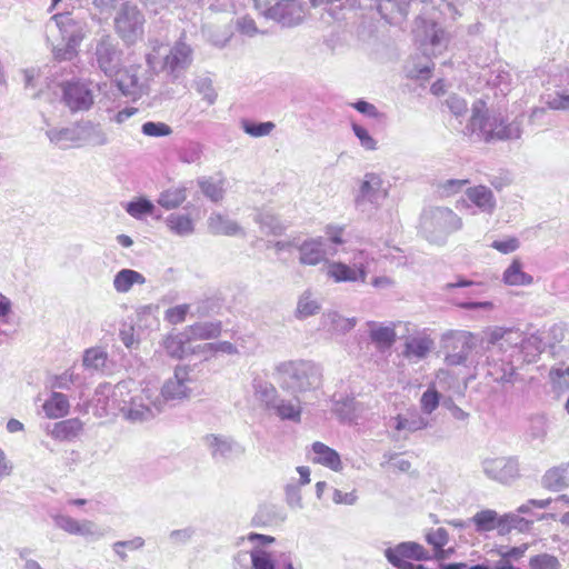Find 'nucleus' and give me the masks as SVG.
Listing matches in <instances>:
<instances>
[{
	"label": "nucleus",
	"instance_id": "nucleus-51",
	"mask_svg": "<svg viewBox=\"0 0 569 569\" xmlns=\"http://www.w3.org/2000/svg\"><path fill=\"white\" fill-rule=\"evenodd\" d=\"M242 130L254 138L266 137L271 133L274 129V123L271 121L267 122H254L251 120L243 119L241 120Z\"/></svg>",
	"mask_w": 569,
	"mask_h": 569
},
{
	"label": "nucleus",
	"instance_id": "nucleus-48",
	"mask_svg": "<svg viewBox=\"0 0 569 569\" xmlns=\"http://www.w3.org/2000/svg\"><path fill=\"white\" fill-rule=\"evenodd\" d=\"M426 540L433 547L435 558L438 560L445 559L446 556L443 547L449 541L448 531L445 528H437L436 530L427 532Z\"/></svg>",
	"mask_w": 569,
	"mask_h": 569
},
{
	"label": "nucleus",
	"instance_id": "nucleus-35",
	"mask_svg": "<svg viewBox=\"0 0 569 569\" xmlns=\"http://www.w3.org/2000/svg\"><path fill=\"white\" fill-rule=\"evenodd\" d=\"M42 409L49 419H58L68 415L70 403L66 395L52 391L44 401Z\"/></svg>",
	"mask_w": 569,
	"mask_h": 569
},
{
	"label": "nucleus",
	"instance_id": "nucleus-25",
	"mask_svg": "<svg viewBox=\"0 0 569 569\" xmlns=\"http://www.w3.org/2000/svg\"><path fill=\"white\" fill-rule=\"evenodd\" d=\"M207 226L214 236L246 237L244 229L236 220L220 212H211Z\"/></svg>",
	"mask_w": 569,
	"mask_h": 569
},
{
	"label": "nucleus",
	"instance_id": "nucleus-57",
	"mask_svg": "<svg viewBox=\"0 0 569 569\" xmlns=\"http://www.w3.org/2000/svg\"><path fill=\"white\" fill-rule=\"evenodd\" d=\"M194 89L198 93H200L208 102V104H213L217 99V93L213 89L212 81L208 77H200L194 80Z\"/></svg>",
	"mask_w": 569,
	"mask_h": 569
},
{
	"label": "nucleus",
	"instance_id": "nucleus-1",
	"mask_svg": "<svg viewBox=\"0 0 569 569\" xmlns=\"http://www.w3.org/2000/svg\"><path fill=\"white\" fill-rule=\"evenodd\" d=\"M47 40L51 42L53 57L58 61H70L86 38L87 22L70 12L57 13L46 24Z\"/></svg>",
	"mask_w": 569,
	"mask_h": 569
},
{
	"label": "nucleus",
	"instance_id": "nucleus-46",
	"mask_svg": "<svg viewBox=\"0 0 569 569\" xmlns=\"http://www.w3.org/2000/svg\"><path fill=\"white\" fill-rule=\"evenodd\" d=\"M320 310L319 301L313 297L310 290L305 291L298 300L296 316L299 319H305L318 313Z\"/></svg>",
	"mask_w": 569,
	"mask_h": 569
},
{
	"label": "nucleus",
	"instance_id": "nucleus-62",
	"mask_svg": "<svg viewBox=\"0 0 569 569\" xmlns=\"http://www.w3.org/2000/svg\"><path fill=\"white\" fill-rule=\"evenodd\" d=\"M24 89L30 91L32 98L41 96V91L37 90V82L40 78V71L36 68L24 69L23 71Z\"/></svg>",
	"mask_w": 569,
	"mask_h": 569
},
{
	"label": "nucleus",
	"instance_id": "nucleus-30",
	"mask_svg": "<svg viewBox=\"0 0 569 569\" xmlns=\"http://www.w3.org/2000/svg\"><path fill=\"white\" fill-rule=\"evenodd\" d=\"M313 453L312 461L315 463L327 467L333 471H340L342 469V462L340 455L327 445L316 441L311 446Z\"/></svg>",
	"mask_w": 569,
	"mask_h": 569
},
{
	"label": "nucleus",
	"instance_id": "nucleus-5",
	"mask_svg": "<svg viewBox=\"0 0 569 569\" xmlns=\"http://www.w3.org/2000/svg\"><path fill=\"white\" fill-rule=\"evenodd\" d=\"M495 348L499 346V349L505 347L509 350V357L521 359L525 363H532L537 361L540 353L543 350L542 340L536 336H525L518 329H505L497 327L487 332V339L481 345L482 348Z\"/></svg>",
	"mask_w": 569,
	"mask_h": 569
},
{
	"label": "nucleus",
	"instance_id": "nucleus-60",
	"mask_svg": "<svg viewBox=\"0 0 569 569\" xmlns=\"http://www.w3.org/2000/svg\"><path fill=\"white\" fill-rule=\"evenodd\" d=\"M202 352L208 356H214L217 353H226V355H237V347L229 341H218V342H209L204 343L202 347Z\"/></svg>",
	"mask_w": 569,
	"mask_h": 569
},
{
	"label": "nucleus",
	"instance_id": "nucleus-11",
	"mask_svg": "<svg viewBox=\"0 0 569 569\" xmlns=\"http://www.w3.org/2000/svg\"><path fill=\"white\" fill-rule=\"evenodd\" d=\"M92 66L97 67L108 78L119 74L122 67L123 52L119 48L118 41L108 33H102L93 39Z\"/></svg>",
	"mask_w": 569,
	"mask_h": 569
},
{
	"label": "nucleus",
	"instance_id": "nucleus-14",
	"mask_svg": "<svg viewBox=\"0 0 569 569\" xmlns=\"http://www.w3.org/2000/svg\"><path fill=\"white\" fill-rule=\"evenodd\" d=\"M117 34L127 43H134L143 34L144 16L137 4L121 3L113 19Z\"/></svg>",
	"mask_w": 569,
	"mask_h": 569
},
{
	"label": "nucleus",
	"instance_id": "nucleus-40",
	"mask_svg": "<svg viewBox=\"0 0 569 569\" xmlns=\"http://www.w3.org/2000/svg\"><path fill=\"white\" fill-rule=\"evenodd\" d=\"M502 281L507 286H529L533 282L532 276L522 270L519 259H513L510 266L503 271Z\"/></svg>",
	"mask_w": 569,
	"mask_h": 569
},
{
	"label": "nucleus",
	"instance_id": "nucleus-49",
	"mask_svg": "<svg viewBox=\"0 0 569 569\" xmlns=\"http://www.w3.org/2000/svg\"><path fill=\"white\" fill-rule=\"evenodd\" d=\"M107 358L101 348H90L84 351L82 363L86 369L98 371L106 366Z\"/></svg>",
	"mask_w": 569,
	"mask_h": 569
},
{
	"label": "nucleus",
	"instance_id": "nucleus-32",
	"mask_svg": "<svg viewBox=\"0 0 569 569\" xmlns=\"http://www.w3.org/2000/svg\"><path fill=\"white\" fill-rule=\"evenodd\" d=\"M164 224L168 230L178 237H189L194 232V221L188 213L173 212L170 213Z\"/></svg>",
	"mask_w": 569,
	"mask_h": 569
},
{
	"label": "nucleus",
	"instance_id": "nucleus-20",
	"mask_svg": "<svg viewBox=\"0 0 569 569\" xmlns=\"http://www.w3.org/2000/svg\"><path fill=\"white\" fill-rule=\"evenodd\" d=\"M483 473L500 483H510L519 477V462L513 457L487 458L481 462Z\"/></svg>",
	"mask_w": 569,
	"mask_h": 569
},
{
	"label": "nucleus",
	"instance_id": "nucleus-22",
	"mask_svg": "<svg viewBox=\"0 0 569 569\" xmlns=\"http://www.w3.org/2000/svg\"><path fill=\"white\" fill-rule=\"evenodd\" d=\"M53 521L59 529L70 535L81 536L84 538H100L103 536L102 530L91 520L84 519L79 521L67 515H56L53 516Z\"/></svg>",
	"mask_w": 569,
	"mask_h": 569
},
{
	"label": "nucleus",
	"instance_id": "nucleus-44",
	"mask_svg": "<svg viewBox=\"0 0 569 569\" xmlns=\"http://www.w3.org/2000/svg\"><path fill=\"white\" fill-rule=\"evenodd\" d=\"M253 390L256 397L264 403L268 410L272 408L279 398L276 387L271 382L264 380H254Z\"/></svg>",
	"mask_w": 569,
	"mask_h": 569
},
{
	"label": "nucleus",
	"instance_id": "nucleus-37",
	"mask_svg": "<svg viewBox=\"0 0 569 569\" xmlns=\"http://www.w3.org/2000/svg\"><path fill=\"white\" fill-rule=\"evenodd\" d=\"M512 81V76L508 64H495L487 78V83L491 87L498 88L502 94L509 91Z\"/></svg>",
	"mask_w": 569,
	"mask_h": 569
},
{
	"label": "nucleus",
	"instance_id": "nucleus-58",
	"mask_svg": "<svg viewBox=\"0 0 569 569\" xmlns=\"http://www.w3.org/2000/svg\"><path fill=\"white\" fill-rule=\"evenodd\" d=\"M141 132L148 137H167L172 133V129L164 122L147 121L141 127Z\"/></svg>",
	"mask_w": 569,
	"mask_h": 569
},
{
	"label": "nucleus",
	"instance_id": "nucleus-6",
	"mask_svg": "<svg viewBox=\"0 0 569 569\" xmlns=\"http://www.w3.org/2000/svg\"><path fill=\"white\" fill-rule=\"evenodd\" d=\"M461 227V218L447 207H431L421 213L420 231L431 243H445L449 234L460 230Z\"/></svg>",
	"mask_w": 569,
	"mask_h": 569
},
{
	"label": "nucleus",
	"instance_id": "nucleus-8",
	"mask_svg": "<svg viewBox=\"0 0 569 569\" xmlns=\"http://www.w3.org/2000/svg\"><path fill=\"white\" fill-rule=\"evenodd\" d=\"M253 6L261 17L286 28L302 23L307 12L305 0H253Z\"/></svg>",
	"mask_w": 569,
	"mask_h": 569
},
{
	"label": "nucleus",
	"instance_id": "nucleus-19",
	"mask_svg": "<svg viewBox=\"0 0 569 569\" xmlns=\"http://www.w3.org/2000/svg\"><path fill=\"white\" fill-rule=\"evenodd\" d=\"M202 443L216 461H226L243 455L244 448L232 437L208 433L202 437Z\"/></svg>",
	"mask_w": 569,
	"mask_h": 569
},
{
	"label": "nucleus",
	"instance_id": "nucleus-17",
	"mask_svg": "<svg viewBox=\"0 0 569 569\" xmlns=\"http://www.w3.org/2000/svg\"><path fill=\"white\" fill-rule=\"evenodd\" d=\"M60 87L62 101L71 112L88 111L93 106L91 82L78 79L62 82Z\"/></svg>",
	"mask_w": 569,
	"mask_h": 569
},
{
	"label": "nucleus",
	"instance_id": "nucleus-4",
	"mask_svg": "<svg viewBox=\"0 0 569 569\" xmlns=\"http://www.w3.org/2000/svg\"><path fill=\"white\" fill-rule=\"evenodd\" d=\"M274 377L282 390L301 395L320 387L322 372L313 361L297 359L278 363Z\"/></svg>",
	"mask_w": 569,
	"mask_h": 569
},
{
	"label": "nucleus",
	"instance_id": "nucleus-47",
	"mask_svg": "<svg viewBox=\"0 0 569 569\" xmlns=\"http://www.w3.org/2000/svg\"><path fill=\"white\" fill-rule=\"evenodd\" d=\"M190 339L188 332L168 336L163 341L166 352L177 359H181L186 355V342Z\"/></svg>",
	"mask_w": 569,
	"mask_h": 569
},
{
	"label": "nucleus",
	"instance_id": "nucleus-54",
	"mask_svg": "<svg viewBox=\"0 0 569 569\" xmlns=\"http://www.w3.org/2000/svg\"><path fill=\"white\" fill-rule=\"evenodd\" d=\"M355 400L353 398L340 396L339 399L333 397V407L332 410L337 413L342 420H351L355 411Z\"/></svg>",
	"mask_w": 569,
	"mask_h": 569
},
{
	"label": "nucleus",
	"instance_id": "nucleus-13",
	"mask_svg": "<svg viewBox=\"0 0 569 569\" xmlns=\"http://www.w3.org/2000/svg\"><path fill=\"white\" fill-rule=\"evenodd\" d=\"M388 196V186L382 177L375 172L363 176L355 196V206L361 212L377 210Z\"/></svg>",
	"mask_w": 569,
	"mask_h": 569
},
{
	"label": "nucleus",
	"instance_id": "nucleus-42",
	"mask_svg": "<svg viewBox=\"0 0 569 569\" xmlns=\"http://www.w3.org/2000/svg\"><path fill=\"white\" fill-rule=\"evenodd\" d=\"M470 521L473 522L478 532L491 531L496 528L501 529L502 521L498 517V513L491 509H485L477 512Z\"/></svg>",
	"mask_w": 569,
	"mask_h": 569
},
{
	"label": "nucleus",
	"instance_id": "nucleus-27",
	"mask_svg": "<svg viewBox=\"0 0 569 569\" xmlns=\"http://www.w3.org/2000/svg\"><path fill=\"white\" fill-rule=\"evenodd\" d=\"M327 276L335 282H362L365 283L363 271H357L351 264L341 261H327Z\"/></svg>",
	"mask_w": 569,
	"mask_h": 569
},
{
	"label": "nucleus",
	"instance_id": "nucleus-53",
	"mask_svg": "<svg viewBox=\"0 0 569 569\" xmlns=\"http://www.w3.org/2000/svg\"><path fill=\"white\" fill-rule=\"evenodd\" d=\"M470 181L468 179H447L437 184V192L440 197H452L459 193Z\"/></svg>",
	"mask_w": 569,
	"mask_h": 569
},
{
	"label": "nucleus",
	"instance_id": "nucleus-33",
	"mask_svg": "<svg viewBox=\"0 0 569 569\" xmlns=\"http://www.w3.org/2000/svg\"><path fill=\"white\" fill-rule=\"evenodd\" d=\"M83 431V422L79 418H70L53 425L51 436L61 441H72Z\"/></svg>",
	"mask_w": 569,
	"mask_h": 569
},
{
	"label": "nucleus",
	"instance_id": "nucleus-24",
	"mask_svg": "<svg viewBox=\"0 0 569 569\" xmlns=\"http://www.w3.org/2000/svg\"><path fill=\"white\" fill-rule=\"evenodd\" d=\"M299 262L305 266H318L327 262L326 240L322 237L309 238L297 244Z\"/></svg>",
	"mask_w": 569,
	"mask_h": 569
},
{
	"label": "nucleus",
	"instance_id": "nucleus-7",
	"mask_svg": "<svg viewBox=\"0 0 569 569\" xmlns=\"http://www.w3.org/2000/svg\"><path fill=\"white\" fill-rule=\"evenodd\" d=\"M163 410V399L157 387L134 386L130 387V396L126 398L123 418L131 422H143L153 419Z\"/></svg>",
	"mask_w": 569,
	"mask_h": 569
},
{
	"label": "nucleus",
	"instance_id": "nucleus-28",
	"mask_svg": "<svg viewBox=\"0 0 569 569\" xmlns=\"http://www.w3.org/2000/svg\"><path fill=\"white\" fill-rule=\"evenodd\" d=\"M79 143L83 142L92 147H101L109 143V137L103 127L98 122L84 121L78 124Z\"/></svg>",
	"mask_w": 569,
	"mask_h": 569
},
{
	"label": "nucleus",
	"instance_id": "nucleus-50",
	"mask_svg": "<svg viewBox=\"0 0 569 569\" xmlns=\"http://www.w3.org/2000/svg\"><path fill=\"white\" fill-rule=\"evenodd\" d=\"M251 569H276L274 560L270 552L263 548L253 547L249 552Z\"/></svg>",
	"mask_w": 569,
	"mask_h": 569
},
{
	"label": "nucleus",
	"instance_id": "nucleus-63",
	"mask_svg": "<svg viewBox=\"0 0 569 569\" xmlns=\"http://www.w3.org/2000/svg\"><path fill=\"white\" fill-rule=\"evenodd\" d=\"M352 131L355 136L358 138L361 147L368 151H373L377 149V141L373 137L370 136L368 130L358 123H352Z\"/></svg>",
	"mask_w": 569,
	"mask_h": 569
},
{
	"label": "nucleus",
	"instance_id": "nucleus-9",
	"mask_svg": "<svg viewBox=\"0 0 569 569\" xmlns=\"http://www.w3.org/2000/svg\"><path fill=\"white\" fill-rule=\"evenodd\" d=\"M486 339L487 335L480 339L479 347L483 351L482 357H486L485 360L481 358V365L487 366V375L502 386L523 382V378L517 372V367L513 365V358L509 357L508 348L499 349V346L482 348L481 345Z\"/></svg>",
	"mask_w": 569,
	"mask_h": 569
},
{
	"label": "nucleus",
	"instance_id": "nucleus-39",
	"mask_svg": "<svg viewBox=\"0 0 569 569\" xmlns=\"http://www.w3.org/2000/svg\"><path fill=\"white\" fill-rule=\"evenodd\" d=\"M222 331L221 321H203L191 325L187 328L190 339L208 340L220 336Z\"/></svg>",
	"mask_w": 569,
	"mask_h": 569
},
{
	"label": "nucleus",
	"instance_id": "nucleus-15",
	"mask_svg": "<svg viewBox=\"0 0 569 569\" xmlns=\"http://www.w3.org/2000/svg\"><path fill=\"white\" fill-rule=\"evenodd\" d=\"M191 372L192 369L188 366L174 368L173 376L167 379L159 390V395L163 399V408L168 402H181L192 396L194 380Z\"/></svg>",
	"mask_w": 569,
	"mask_h": 569
},
{
	"label": "nucleus",
	"instance_id": "nucleus-59",
	"mask_svg": "<svg viewBox=\"0 0 569 569\" xmlns=\"http://www.w3.org/2000/svg\"><path fill=\"white\" fill-rule=\"evenodd\" d=\"M440 393L433 389H427L420 399L421 411L426 415H431L439 406Z\"/></svg>",
	"mask_w": 569,
	"mask_h": 569
},
{
	"label": "nucleus",
	"instance_id": "nucleus-18",
	"mask_svg": "<svg viewBox=\"0 0 569 569\" xmlns=\"http://www.w3.org/2000/svg\"><path fill=\"white\" fill-rule=\"evenodd\" d=\"M429 425V420L416 407L390 417L387 422L396 440L407 439L411 433L427 429Z\"/></svg>",
	"mask_w": 569,
	"mask_h": 569
},
{
	"label": "nucleus",
	"instance_id": "nucleus-45",
	"mask_svg": "<svg viewBox=\"0 0 569 569\" xmlns=\"http://www.w3.org/2000/svg\"><path fill=\"white\" fill-rule=\"evenodd\" d=\"M198 186L202 193L211 201L219 202L223 199V180L216 181L211 177H201L198 179Z\"/></svg>",
	"mask_w": 569,
	"mask_h": 569
},
{
	"label": "nucleus",
	"instance_id": "nucleus-56",
	"mask_svg": "<svg viewBox=\"0 0 569 569\" xmlns=\"http://www.w3.org/2000/svg\"><path fill=\"white\" fill-rule=\"evenodd\" d=\"M375 261V257L371 252H368L367 250H358L353 253V257L351 259V266L357 271H363L365 273V282L367 281V277L369 273V268L371 262Z\"/></svg>",
	"mask_w": 569,
	"mask_h": 569
},
{
	"label": "nucleus",
	"instance_id": "nucleus-12",
	"mask_svg": "<svg viewBox=\"0 0 569 569\" xmlns=\"http://www.w3.org/2000/svg\"><path fill=\"white\" fill-rule=\"evenodd\" d=\"M405 333L401 336L403 348L401 356L409 363H418L425 360L435 348V340L430 330L419 329L411 322H403Z\"/></svg>",
	"mask_w": 569,
	"mask_h": 569
},
{
	"label": "nucleus",
	"instance_id": "nucleus-2",
	"mask_svg": "<svg viewBox=\"0 0 569 569\" xmlns=\"http://www.w3.org/2000/svg\"><path fill=\"white\" fill-rule=\"evenodd\" d=\"M463 133L472 140L492 143L519 139L522 130L518 121H508L501 113L489 112L485 109V103L479 101L472 107V114Z\"/></svg>",
	"mask_w": 569,
	"mask_h": 569
},
{
	"label": "nucleus",
	"instance_id": "nucleus-10",
	"mask_svg": "<svg viewBox=\"0 0 569 569\" xmlns=\"http://www.w3.org/2000/svg\"><path fill=\"white\" fill-rule=\"evenodd\" d=\"M130 387H134L133 380H123L117 385L109 382L100 383L93 396V403L96 406V413L99 417L109 415H123L126 398L130 396Z\"/></svg>",
	"mask_w": 569,
	"mask_h": 569
},
{
	"label": "nucleus",
	"instance_id": "nucleus-36",
	"mask_svg": "<svg viewBox=\"0 0 569 569\" xmlns=\"http://www.w3.org/2000/svg\"><path fill=\"white\" fill-rule=\"evenodd\" d=\"M50 142L61 149L79 144L78 126L76 128H52L47 130Z\"/></svg>",
	"mask_w": 569,
	"mask_h": 569
},
{
	"label": "nucleus",
	"instance_id": "nucleus-26",
	"mask_svg": "<svg viewBox=\"0 0 569 569\" xmlns=\"http://www.w3.org/2000/svg\"><path fill=\"white\" fill-rule=\"evenodd\" d=\"M467 199L483 213L491 214L497 206V200L490 188L483 184L466 189Z\"/></svg>",
	"mask_w": 569,
	"mask_h": 569
},
{
	"label": "nucleus",
	"instance_id": "nucleus-29",
	"mask_svg": "<svg viewBox=\"0 0 569 569\" xmlns=\"http://www.w3.org/2000/svg\"><path fill=\"white\" fill-rule=\"evenodd\" d=\"M292 399L278 398L270 410L281 420H288L292 422L301 421L302 407L299 399V395H293Z\"/></svg>",
	"mask_w": 569,
	"mask_h": 569
},
{
	"label": "nucleus",
	"instance_id": "nucleus-43",
	"mask_svg": "<svg viewBox=\"0 0 569 569\" xmlns=\"http://www.w3.org/2000/svg\"><path fill=\"white\" fill-rule=\"evenodd\" d=\"M548 376L555 393L560 396L569 392V366L552 367Z\"/></svg>",
	"mask_w": 569,
	"mask_h": 569
},
{
	"label": "nucleus",
	"instance_id": "nucleus-52",
	"mask_svg": "<svg viewBox=\"0 0 569 569\" xmlns=\"http://www.w3.org/2000/svg\"><path fill=\"white\" fill-rule=\"evenodd\" d=\"M153 210L154 204L146 198L130 201L126 206V211L134 219H142L144 216L152 214Z\"/></svg>",
	"mask_w": 569,
	"mask_h": 569
},
{
	"label": "nucleus",
	"instance_id": "nucleus-3",
	"mask_svg": "<svg viewBox=\"0 0 569 569\" xmlns=\"http://www.w3.org/2000/svg\"><path fill=\"white\" fill-rule=\"evenodd\" d=\"M149 48L150 51L146 53L149 71L164 72L171 82L183 78L193 61V49L183 39H179L168 52L158 39H150Z\"/></svg>",
	"mask_w": 569,
	"mask_h": 569
},
{
	"label": "nucleus",
	"instance_id": "nucleus-38",
	"mask_svg": "<svg viewBox=\"0 0 569 569\" xmlns=\"http://www.w3.org/2000/svg\"><path fill=\"white\" fill-rule=\"evenodd\" d=\"M188 197L184 186H173L160 192L157 202L166 210L181 206Z\"/></svg>",
	"mask_w": 569,
	"mask_h": 569
},
{
	"label": "nucleus",
	"instance_id": "nucleus-55",
	"mask_svg": "<svg viewBox=\"0 0 569 569\" xmlns=\"http://www.w3.org/2000/svg\"><path fill=\"white\" fill-rule=\"evenodd\" d=\"M530 569H561V563L556 556L540 553L529 560Z\"/></svg>",
	"mask_w": 569,
	"mask_h": 569
},
{
	"label": "nucleus",
	"instance_id": "nucleus-31",
	"mask_svg": "<svg viewBox=\"0 0 569 569\" xmlns=\"http://www.w3.org/2000/svg\"><path fill=\"white\" fill-rule=\"evenodd\" d=\"M542 487L560 491L569 487V462L548 469L541 478Z\"/></svg>",
	"mask_w": 569,
	"mask_h": 569
},
{
	"label": "nucleus",
	"instance_id": "nucleus-23",
	"mask_svg": "<svg viewBox=\"0 0 569 569\" xmlns=\"http://www.w3.org/2000/svg\"><path fill=\"white\" fill-rule=\"evenodd\" d=\"M397 326L403 327V322H390L387 326L377 321L367 322L370 341L377 350L385 352L393 346L397 339Z\"/></svg>",
	"mask_w": 569,
	"mask_h": 569
},
{
	"label": "nucleus",
	"instance_id": "nucleus-61",
	"mask_svg": "<svg viewBox=\"0 0 569 569\" xmlns=\"http://www.w3.org/2000/svg\"><path fill=\"white\" fill-rule=\"evenodd\" d=\"M202 146L198 142H191L179 152V160L183 163H194L201 159Z\"/></svg>",
	"mask_w": 569,
	"mask_h": 569
},
{
	"label": "nucleus",
	"instance_id": "nucleus-34",
	"mask_svg": "<svg viewBox=\"0 0 569 569\" xmlns=\"http://www.w3.org/2000/svg\"><path fill=\"white\" fill-rule=\"evenodd\" d=\"M146 278L139 271L133 269H121L119 270L112 281V286L118 293H128L134 284H144Z\"/></svg>",
	"mask_w": 569,
	"mask_h": 569
},
{
	"label": "nucleus",
	"instance_id": "nucleus-16",
	"mask_svg": "<svg viewBox=\"0 0 569 569\" xmlns=\"http://www.w3.org/2000/svg\"><path fill=\"white\" fill-rule=\"evenodd\" d=\"M478 340L470 332H460L456 337V347L458 351L449 352L445 361L448 366H479L481 365L482 350Z\"/></svg>",
	"mask_w": 569,
	"mask_h": 569
},
{
	"label": "nucleus",
	"instance_id": "nucleus-21",
	"mask_svg": "<svg viewBox=\"0 0 569 569\" xmlns=\"http://www.w3.org/2000/svg\"><path fill=\"white\" fill-rule=\"evenodd\" d=\"M152 74L151 71L147 74L141 66H130L117 79V88L123 96L136 99L146 92Z\"/></svg>",
	"mask_w": 569,
	"mask_h": 569
},
{
	"label": "nucleus",
	"instance_id": "nucleus-41",
	"mask_svg": "<svg viewBox=\"0 0 569 569\" xmlns=\"http://www.w3.org/2000/svg\"><path fill=\"white\" fill-rule=\"evenodd\" d=\"M254 221L260 226L261 231L266 234L280 236L288 228L284 222L269 211L257 213Z\"/></svg>",
	"mask_w": 569,
	"mask_h": 569
},
{
	"label": "nucleus",
	"instance_id": "nucleus-64",
	"mask_svg": "<svg viewBox=\"0 0 569 569\" xmlns=\"http://www.w3.org/2000/svg\"><path fill=\"white\" fill-rule=\"evenodd\" d=\"M190 306L187 303L178 305L169 308L164 312V320L171 325H178L186 320Z\"/></svg>",
	"mask_w": 569,
	"mask_h": 569
}]
</instances>
